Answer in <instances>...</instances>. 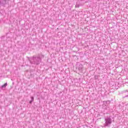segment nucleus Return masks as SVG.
Returning a JSON list of instances; mask_svg holds the SVG:
<instances>
[{
    "label": "nucleus",
    "instance_id": "f03ea898",
    "mask_svg": "<svg viewBox=\"0 0 128 128\" xmlns=\"http://www.w3.org/2000/svg\"><path fill=\"white\" fill-rule=\"evenodd\" d=\"M104 120L105 124H104V126H110L112 122L110 116H107L104 118Z\"/></svg>",
    "mask_w": 128,
    "mask_h": 128
},
{
    "label": "nucleus",
    "instance_id": "f257e3e1",
    "mask_svg": "<svg viewBox=\"0 0 128 128\" xmlns=\"http://www.w3.org/2000/svg\"><path fill=\"white\" fill-rule=\"evenodd\" d=\"M28 60L30 64H35V66H38L42 62V58H40V55L38 56H34L32 57L28 58Z\"/></svg>",
    "mask_w": 128,
    "mask_h": 128
},
{
    "label": "nucleus",
    "instance_id": "7ed1b4c3",
    "mask_svg": "<svg viewBox=\"0 0 128 128\" xmlns=\"http://www.w3.org/2000/svg\"><path fill=\"white\" fill-rule=\"evenodd\" d=\"M0 4L2 6H5L6 4V0H0Z\"/></svg>",
    "mask_w": 128,
    "mask_h": 128
},
{
    "label": "nucleus",
    "instance_id": "0eeeda50",
    "mask_svg": "<svg viewBox=\"0 0 128 128\" xmlns=\"http://www.w3.org/2000/svg\"><path fill=\"white\" fill-rule=\"evenodd\" d=\"M126 96H123V98H126L128 96V92H126V93H125Z\"/></svg>",
    "mask_w": 128,
    "mask_h": 128
},
{
    "label": "nucleus",
    "instance_id": "6e6552de",
    "mask_svg": "<svg viewBox=\"0 0 128 128\" xmlns=\"http://www.w3.org/2000/svg\"><path fill=\"white\" fill-rule=\"evenodd\" d=\"M80 5H79V4H78V2H76L75 8H80Z\"/></svg>",
    "mask_w": 128,
    "mask_h": 128
},
{
    "label": "nucleus",
    "instance_id": "1a4fd4ad",
    "mask_svg": "<svg viewBox=\"0 0 128 128\" xmlns=\"http://www.w3.org/2000/svg\"><path fill=\"white\" fill-rule=\"evenodd\" d=\"M94 78H95V80H98V76H95Z\"/></svg>",
    "mask_w": 128,
    "mask_h": 128
},
{
    "label": "nucleus",
    "instance_id": "9b49d317",
    "mask_svg": "<svg viewBox=\"0 0 128 128\" xmlns=\"http://www.w3.org/2000/svg\"><path fill=\"white\" fill-rule=\"evenodd\" d=\"M106 102L108 104L110 103V100H107V101H106Z\"/></svg>",
    "mask_w": 128,
    "mask_h": 128
},
{
    "label": "nucleus",
    "instance_id": "9d476101",
    "mask_svg": "<svg viewBox=\"0 0 128 128\" xmlns=\"http://www.w3.org/2000/svg\"><path fill=\"white\" fill-rule=\"evenodd\" d=\"M104 102V105L106 106V104H108L107 103H106V101H104L103 102Z\"/></svg>",
    "mask_w": 128,
    "mask_h": 128
},
{
    "label": "nucleus",
    "instance_id": "ddd939ff",
    "mask_svg": "<svg viewBox=\"0 0 128 128\" xmlns=\"http://www.w3.org/2000/svg\"><path fill=\"white\" fill-rule=\"evenodd\" d=\"M4 38V36H3L2 37V38Z\"/></svg>",
    "mask_w": 128,
    "mask_h": 128
},
{
    "label": "nucleus",
    "instance_id": "39448f33",
    "mask_svg": "<svg viewBox=\"0 0 128 128\" xmlns=\"http://www.w3.org/2000/svg\"><path fill=\"white\" fill-rule=\"evenodd\" d=\"M34 96H32L31 97V100L30 101V104H32V102H34Z\"/></svg>",
    "mask_w": 128,
    "mask_h": 128
},
{
    "label": "nucleus",
    "instance_id": "f8f14e48",
    "mask_svg": "<svg viewBox=\"0 0 128 128\" xmlns=\"http://www.w3.org/2000/svg\"><path fill=\"white\" fill-rule=\"evenodd\" d=\"M40 56H41L42 58H44V55H41Z\"/></svg>",
    "mask_w": 128,
    "mask_h": 128
},
{
    "label": "nucleus",
    "instance_id": "20e7f679",
    "mask_svg": "<svg viewBox=\"0 0 128 128\" xmlns=\"http://www.w3.org/2000/svg\"><path fill=\"white\" fill-rule=\"evenodd\" d=\"M78 69L80 72H82L84 70V66L82 64H80L78 66Z\"/></svg>",
    "mask_w": 128,
    "mask_h": 128
},
{
    "label": "nucleus",
    "instance_id": "423d86ee",
    "mask_svg": "<svg viewBox=\"0 0 128 128\" xmlns=\"http://www.w3.org/2000/svg\"><path fill=\"white\" fill-rule=\"evenodd\" d=\"M6 86H8V83H5L4 85H2V88H6Z\"/></svg>",
    "mask_w": 128,
    "mask_h": 128
}]
</instances>
